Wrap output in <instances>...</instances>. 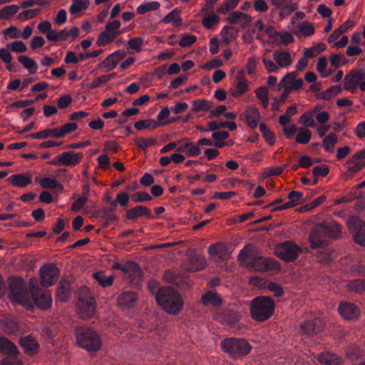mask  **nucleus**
<instances>
[{"label": "nucleus", "instance_id": "nucleus-15", "mask_svg": "<svg viewBox=\"0 0 365 365\" xmlns=\"http://www.w3.org/2000/svg\"><path fill=\"white\" fill-rule=\"evenodd\" d=\"M344 89L351 93H356L361 81L365 80V71L359 69L356 71H351L345 76Z\"/></svg>", "mask_w": 365, "mask_h": 365}, {"label": "nucleus", "instance_id": "nucleus-63", "mask_svg": "<svg viewBox=\"0 0 365 365\" xmlns=\"http://www.w3.org/2000/svg\"><path fill=\"white\" fill-rule=\"evenodd\" d=\"M151 199L152 197L146 192H138L133 195V200L135 202H143Z\"/></svg>", "mask_w": 365, "mask_h": 365}, {"label": "nucleus", "instance_id": "nucleus-42", "mask_svg": "<svg viewBox=\"0 0 365 365\" xmlns=\"http://www.w3.org/2000/svg\"><path fill=\"white\" fill-rule=\"evenodd\" d=\"M337 143V138L335 134L330 133L323 140V146L328 152H332L334 145Z\"/></svg>", "mask_w": 365, "mask_h": 365}, {"label": "nucleus", "instance_id": "nucleus-59", "mask_svg": "<svg viewBox=\"0 0 365 365\" xmlns=\"http://www.w3.org/2000/svg\"><path fill=\"white\" fill-rule=\"evenodd\" d=\"M188 145L186 154L187 156L195 157L201 153V148L199 147L198 144H195V143L192 141H188Z\"/></svg>", "mask_w": 365, "mask_h": 365}, {"label": "nucleus", "instance_id": "nucleus-22", "mask_svg": "<svg viewBox=\"0 0 365 365\" xmlns=\"http://www.w3.org/2000/svg\"><path fill=\"white\" fill-rule=\"evenodd\" d=\"M137 294L133 291H125L118 297V304L122 307H133L137 302Z\"/></svg>", "mask_w": 365, "mask_h": 365}, {"label": "nucleus", "instance_id": "nucleus-4", "mask_svg": "<svg viewBox=\"0 0 365 365\" xmlns=\"http://www.w3.org/2000/svg\"><path fill=\"white\" fill-rule=\"evenodd\" d=\"M9 297L16 304L27 307L33 308L30 294L26 284L19 277H12L9 279Z\"/></svg>", "mask_w": 365, "mask_h": 365}, {"label": "nucleus", "instance_id": "nucleus-20", "mask_svg": "<svg viewBox=\"0 0 365 365\" xmlns=\"http://www.w3.org/2000/svg\"><path fill=\"white\" fill-rule=\"evenodd\" d=\"M126 217L129 220H135L138 217L145 216L148 219H153L154 216L151 213L150 210L145 206L137 205L133 208H130L126 211Z\"/></svg>", "mask_w": 365, "mask_h": 365}, {"label": "nucleus", "instance_id": "nucleus-56", "mask_svg": "<svg viewBox=\"0 0 365 365\" xmlns=\"http://www.w3.org/2000/svg\"><path fill=\"white\" fill-rule=\"evenodd\" d=\"M197 39L195 36L186 34L182 36L179 45L181 47H188L195 43Z\"/></svg>", "mask_w": 365, "mask_h": 365}, {"label": "nucleus", "instance_id": "nucleus-35", "mask_svg": "<svg viewBox=\"0 0 365 365\" xmlns=\"http://www.w3.org/2000/svg\"><path fill=\"white\" fill-rule=\"evenodd\" d=\"M89 4L88 0H73L69 11L73 15L78 14L81 11L87 9Z\"/></svg>", "mask_w": 365, "mask_h": 365}, {"label": "nucleus", "instance_id": "nucleus-40", "mask_svg": "<svg viewBox=\"0 0 365 365\" xmlns=\"http://www.w3.org/2000/svg\"><path fill=\"white\" fill-rule=\"evenodd\" d=\"M220 21V17L211 13L210 15L205 16L202 20V24L207 29H212L215 25Z\"/></svg>", "mask_w": 365, "mask_h": 365}, {"label": "nucleus", "instance_id": "nucleus-6", "mask_svg": "<svg viewBox=\"0 0 365 365\" xmlns=\"http://www.w3.org/2000/svg\"><path fill=\"white\" fill-rule=\"evenodd\" d=\"M78 344L88 351H96L101 347L100 336L91 328L78 327L75 330Z\"/></svg>", "mask_w": 365, "mask_h": 365}, {"label": "nucleus", "instance_id": "nucleus-30", "mask_svg": "<svg viewBox=\"0 0 365 365\" xmlns=\"http://www.w3.org/2000/svg\"><path fill=\"white\" fill-rule=\"evenodd\" d=\"M273 57L280 67H287L292 63L291 56L288 52L275 51Z\"/></svg>", "mask_w": 365, "mask_h": 365}, {"label": "nucleus", "instance_id": "nucleus-54", "mask_svg": "<svg viewBox=\"0 0 365 365\" xmlns=\"http://www.w3.org/2000/svg\"><path fill=\"white\" fill-rule=\"evenodd\" d=\"M313 113L307 111L300 116L299 122L302 124L307 125L308 127L314 128L316 124L313 119Z\"/></svg>", "mask_w": 365, "mask_h": 365}, {"label": "nucleus", "instance_id": "nucleus-23", "mask_svg": "<svg viewBox=\"0 0 365 365\" xmlns=\"http://www.w3.org/2000/svg\"><path fill=\"white\" fill-rule=\"evenodd\" d=\"M61 164L64 166H73L78 164L82 158L83 154L81 153H74L73 151H66L61 153Z\"/></svg>", "mask_w": 365, "mask_h": 365}, {"label": "nucleus", "instance_id": "nucleus-61", "mask_svg": "<svg viewBox=\"0 0 365 365\" xmlns=\"http://www.w3.org/2000/svg\"><path fill=\"white\" fill-rule=\"evenodd\" d=\"M143 44V38L142 37H135L129 39L128 45L129 48L139 51Z\"/></svg>", "mask_w": 365, "mask_h": 365}, {"label": "nucleus", "instance_id": "nucleus-52", "mask_svg": "<svg viewBox=\"0 0 365 365\" xmlns=\"http://www.w3.org/2000/svg\"><path fill=\"white\" fill-rule=\"evenodd\" d=\"M120 27V22L119 21L114 20L107 23L106 25V31L110 33L112 35H114L116 38L121 33L119 31Z\"/></svg>", "mask_w": 365, "mask_h": 365}, {"label": "nucleus", "instance_id": "nucleus-58", "mask_svg": "<svg viewBox=\"0 0 365 365\" xmlns=\"http://www.w3.org/2000/svg\"><path fill=\"white\" fill-rule=\"evenodd\" d=\"M326 200V196L322 195L317 199L314 200L312 202L304 205L301 207L302 211H309L319 205H321Z\"/></svg>", "mask_w": 365, "mask_h": 365}, {"label": "nucleus", "instance_id": "nucleus-38", "mask_svg": "<svg viewBox=\"0 0 365 365\" xmlns=\"http://www.w3.org/2000/svg\"><path fill=\"white\" fill-rule=\"evenodd\" d=\"M115 37L107 31H102L99 35L96 41V45L98 46H106L115 40Z\"/></svg>", "mask_w": 365, "mask_h": 365}, {"label": "nucleus", "instance_id": "nucleus-32", "mask_svg": "<svg viewBox=\"0 0 365 365\" xmlns=\"http://www.w3.org/2000/svg\"><path fill=\"white\" fill-rule=\"evenodd\" d=\"M209 130L215 131L217 130L220 128H227L230 130L233 131L237 129V124L234 121H224V122H217L215 120H212L209 122Z\"/></svg>", "mask_w": 365, "mask_h": 365}, {"label": "nucleus", "instance_id": "nucleus-5", "mask_svg": "<svg viewBox=\"0 0 365 365\" xmlns=\"http://www.w3.org/2000/svg\"><path fill=\"white\" fill-rule=\"evenodd\" d=\"M275 309L274 300L267 296L257 297L252 299L250 310L251 317L257 322H264L270 318Z\"/></svg>", "mask_w": 365, "mask_h": 365}, {"label": "nucleus", "instance_id": "nucleus-49", "mask_svg": "<svg viewBox=\"0 0 365 365\" xmlns=\"http://www.w3.org/2000/svg\"><path fill=\"white\" fill-rule=\"evenodd\" d=\"M329 61L335 68H338L341 64L346 63L347 60L344 55L332 53L329 56Z\"/></svg>", "mask_w": 365, "mask_h": 365}, {"label": "nucleus", "instance_id": "nucleus-2", "mask_svg": "<svg viewBox=\"0 0 365 365\" xmlns=\"http://www.w3.org/2000/svg\"><path fill=\"white\" fill-rule=\"evenodd\" d=\"M237 259L242 263L255 271L264 272L279 270V264L270 258H263L257 255L254 248L244 247L237 255Z\"/></svg>", "mask_w": 365, "mask_h": 365}, {"label": "nucleus", "instance_id": "nucleus-21", "mask_svg": "<svg viewBox=\"0 0 365 365\" xmlns=\"http://www.w3.org/2000/svg\"><path fill=\"white\" fill-rule=\"evenodd\" d=\"M19 344L24 349L25 351L30 355H33L38 351L39 345L31 335L20 338Z\"/></svg>", "mask_w": 365, "mask_h": 365}, {"label": "nucleus", "instance_id": "nucleus-31", "mask_svg": "<svg viewBox=\"0 0 365 365\" xmlns=\"http://www.w3.org/2000/svg\"><path fill=\"white\" fill-rule=\"evenodd\" d=\"M212 106V102L203 98H197L192 101V110L195 113H198L200 111H207L209 110Z\"/></svg>", "mask_w": 365, "mask_h": 365}, {"label": "nucleus", "instance_id": "nucleus-64", "mask_svg": "<svg viewBox=\"0 0 365 365\" xmlns=\"http://www.w3.org/2000/svg\"><path fill=\"white\" fill-rule=\"evenodd\" d=\"M267 289L269 292H273L274 295L277 297H281L284 293L281 285L276 282H270L267 286Z\"/></svg>", "mask_w": 365, "mask_h": 365}, {"label": "nucleus", "instance_id": "nucleus-57", "mask_svg": "<svg viewBox=\"0 0 365 365\" xmlns=\"http://www.w3.org/2000/svg\"><path fill=\"white\" fill-rule=\"evenodd\" d=\"M7 47L10 48L11 51L16 53H24L27 51V47L23 41H16L11 43L7 44Z\"/></svg>", "mask_w": 365, "mask_h": 365}, {"label": "nucleus", "instance_id": "nucleus-28", "mask_svg": "<svg viewBox=\"0 0 365 365\" xmlns=\"http://www.w3.org/2000/svg\"><path fill=\"white\" fill-rule=\"evenodd\" d=\"M354 26V23L351 20H346L342 24L339 28L336 29L333 33L329 36L328 42H334L341 35L346 32L349 29L352 28Z\"/></svg>", "mask_w": 365, "mask_h": 365}, {"label": "nucleus", "instance_id": "nucleus-44", "mask_svg": "<svg viewBox=\"0 0 365 365\" xmlns=\"http://www.w3.org/2000/svg\"><path fill=\"white\" fill-rule=\"evenodd\" d=\"M312 138V132L308 128H303L296 136V142L299 144H307Z\"/></svg>", "mask_w": 365, "mask_h": 365}, {"label": "nucleus", "instance_id": "nucleus-14", "mask_svg": "<svg viewBox=\"0 0 365 365\" xmlns=\"http://www.w3.org/2000/svg\"><path fill=\"white\" fill-rule=\"evenodd\" d=\"M41 283L43 287H48L55 283L56 277L59 274V269L53 264L43 265L40 269Z\"/></svg>", "mask_w": 365, "mask_h": 365}, {"label": "nucleus", "instance_id": "nucleus-18", "mask_svg": "<svg viewBox=\"0 0 365 365\" xmlns=\"http://www.w3.org/2000/svg\"><path fill=\"white\" fill-rule=\"evenodd\" d=\"M208 253L216 262L226 260L229 257L227 246L223 243H215L210 245Z\"/></svg>", "mask_w": 365, "mask_h": 365}, {"label": "nucleus", "instance_id": "nucleus-11", "mask_svg": "<svg viewBox=\"0 0 365 365\" xmlns=\"http://www.w3.org/2000/svg\"><path fill=\"white\" fill-rule=\"evenodd\" d=\"M31 299L35 305L42 310L48 309L52 304L51 293L48 290L42 289L39 287H32L31 288Z\"/></svg>", "mask_w": 365, "mask_h": 365}, {"label": "nucleus", "instance_id": "nucleus-12", "mask_svg": "<svg viewBox=\"0 0 365 365\" xmlns=\"http://www.w3.org/2000/svg\"><path fill=\"white\" fill-rule=\"evenodd\" d=\"M349 231L354 235L356 243L365 247V222L357 216H351L347 220Z\"/></svg>", "mask_w": 365, "mask_h": 365}, {"label": "nucleus", "instance_id": "nucleus-50", "mask_svg": "<svg viewBox=\"0 0 365 365\" xmlns=\"http://www.w3.org/2000/svg\"><path fill=\"white\" fill-rule=\"evenodd\" d=\"M351 291L361 293L365 292V279H356L349 282L348 285Z\"/></svg>", "mask_w": 365, "mask_h": 365}, {"label": "nucleus", "instance_id": "nucleus-37", "mask_svg": "<svg viewBox=\"0 0 365 365\" xmlns=\"http://www.w3.org/2000/svg\"><path fill=\"white\" fill-rule=\"evenodd\" d=\"M160 6V4L158 1H151L140 4L137 7L136 11L138 14L143 15L147 12L158 10Z\"/></svg>", "mask_w": 365, "mask_h": 365}, {"label": "nucleus", "instance_id": "nucleus-24", "mask_svg": "<svg viewBox=\"0 0 365 365\" xmlns=\"http://www.w3.org/2000/svg\"><path fill=\"white\" fill-rule=\"evenodd\" d=\"M71 292L70 282L66 279H63L56 289V296L61 302H66L71 297Z\"/></svg>", "mask_w": 365, "mask_h": 365}, {"label": "nucleus", "instance_id": "nucleus-29", "mask_svg": "<svg viewBox=\"0 0 365 365\" xmlns=\"http://www.w3.org/2000/svg\"><path fill=\"white\" fill-rule=\"evenodd\" d=\"M7 180L19 187H25L31 182V178L26 174L13 175L7 178Z\"/></svg>", "mask_w": 365, "mask_h": 365}, {"label": "nucleus", "instance_id": "nucleus-53", "mask_svg": "<svg viewBox=\"0 0 365 365\" xmlns=\"http://www.w3.org/2000/svg\"><path fill=\"white\" fill-rule=\"evenodd\" d=\"M297 73L296 71L288 73L284 76L278 85V89L280 90L285 87H289L294 78H296Z\"/></svg>", "mask_w": 365, "mask_h": 365}, {"label": "nucleus", "instance_id": "nucleus-13", "mask_svg": "<svg viewBox=\"0 0 365 365\" xmlns=\"http://www.w3.org/2000/svg\"><path fill=\"white\" fill-rule=\"evenodd\" d=\"M324 329V322L321 319L314 318L304 321L301 324L299 332L302 336L312 337L319 334Z\"/></svg>", "mask_w": 365, "mask_h": 365}, {"label": "nucleus", "instance_id": "nucleus-34", "mask_svg": "<svg viewBox=\"0 0 365 365\" xmlns=\"http://www.w3.org/2000/svg\"><path fill=\"white\" fill-rule=\"evenodd\" d=\"M18 61L23 65V66L29 71L31 74L37 72V64L35 61L26 56H19Z\"/></svg>", "mask_w": 365, "mask_h": 365}, {"label": "nucleus", "instance_id": "nucleus-16", "mask_svg": "<svg viewBox=\"0 0 365 365\" xmlns=\"http://www.w3.org/2000/svg\"><path fill=\"white\" fill-rule=\"evenodd\" d=\"M113 268L130 274L133 279L137 281L141 278L142 270L139 265L134 262L128 261L125 264L115 262L113 264Z\"/></svg>", "mask_w": 365, "mask_h": 365}, {"label": "nucleus", "instance_id": "nucleus-36", "mask_svg": "<svg viewBox=\"0 0 365 365\" xmlns=\"http://www.w3.org/2000/svg\"><path fill=\"white\" fill-rule=\"evenodd\" d=\"M93 277L103 287H109L113 282V277L112 275H106L101 272L94 273Z\"/></svg>", "mask_w": 365, "mask_h": 365}, {"label": "nucleus", "instance_id": "nucleus-45", "mask_svg": "<svg viewBox=\"0 0 365 365\" xmlns=\"http://www.w3.org/2000/svg\"><path fill=\"white\" fill-rule=\"evenodd\" d=\"M158 125H159L158 123H156L153 119L139 120V121L135 122L134 124L135 128L138 130H141L143 129L148 128L151 126L154 129V128H157Z\"/></svg>", "mask_w": 365, "mask_h": 365}, {"label": "nucleus", "instance_id": "nucleus-55", "mask_svg": "<svg viewBox=\"0 0 365 365\" xmlns=\"http://www.w3.org/2000/svg\"><path fill=\"white\" fill-rule=\"evenodd\" d=\"M19 10V6L17 5L6 6L1 9V13L4 19H9L11 16L16 14Z\"/></svg>", "mask_w": 365, "mask_h": 365}, {"label": "nucleus", "instance_id": "nucleus-19", "mask_svg": "<svg viewBox=\"0 0 365 365\" xmlns=\"http://www.w3.org/2000/svg\"><path fill=\"white\" fill-rule=\"evenodd\" d=\"M217 319L224 325L235 327L238 326L240 315L233 310L225 309L217 315Z\"/></svg>", "mask_w": 365, "mask_h": 365}, {"label": "nucleus", "instance_id": "nucleus-9", "mask_svg": "<svg viewBox=\"0 0 365 365\" xmlns=\"http://www.w3.org/2000/svg\"><path fill=\"white\" fill-rule=\"evenodd\" d=\"M0 352L7 355L0 361L1 365H23L19 359V351L17 346L4 336L0 337Z\"/></svg>", "mask_w": 365, "mask_h": 365}, {"label": "nucleus", "instance_id": "nucleus-1", "mask_svg": "<svg viewBox=\"0 0 365 365\" xmlns=\"http://www.w3.org/2000/svg\"><path fill=\"white\" fill-rule=\"evenodd\" d=\"M155 282H149L148 289L155 296L157 303L162 307L164 311L170 314H178L183 307V300L179 292L170 287L158 288L156 291L152 288Z\"/></svg>", "mask_w": 365, "mask_h": 365}, {"label": "nucleus", "instance_id": "nucleus-10", "mask_svg": "<svg viewBox=\"0 0 365 365\" xmlns=\"http://www.w3.org/2000/svg\"><path fill=\"white\" fill-rule=\"evenodd\" d=\"M274 252L283 261L291 262L298 258L302 248L292 241H284L276 246Z\"/></svg>", "mask_w": 365, "mask_h": 365}, {"label": "nucleus", "instance_id": "nucleus-33", "mask_svg": "<svg viewBox=\"0 0 365 365\" xmlns=\"http://www.w3.org/2000/svg\"><path fill=\"white\" fill-rule=\"evenodd\" d=\"M34 139H46L49 137L58 138L57 128H47L38 133H31L29 135Z\"/></svg>", "mask_w": 365, "mask_h": 365}, {"label": "nucleus", "instance_id": "nucleus-43", "mask_svg": "<svg viewBox=\"0 0 365 365\" xmlns=\"http://www.w3.org/2000/svg\"><path fill=\"white\" fill-rule=\"evenodd\" d=\"M235 86L237 90L233 91L232 93L234 97H238L245 93L248 90V85L246 81L242 78H238Z\"/></svg>", "mask_w": 365, "mask_h": 365}, {"label": "nucleus", "instance_id": "nucleus-17", "mask_svg": "<svg viewBox=\"0 0 365 365\" xmlns=\"http://www.w3.org/2000/svg\"><path fill=\"white\" fill-rule=\"evenodd\" d=\"M338 311L340 315L346 320L357 319L360 315L359 308L353 303L341 302Z\"/></svg>", "mask_w": 365, "mask_h": 365}, {"label": "nucleus", "instance_id": "nucleus-41", "mask_svg": "<svg viewBox=\"0 0 365 365\" xmlns=\"http://www.w3.org/2000/svg\"><path fill=\"white\" fill-rule=\"evenodd\" d=\"M240 0H227L224 1L217 9V11L220 14H226L230 10L235 9Z\"/></svg>", "mask_w": 365, "mask_h": 365}, {"label": "nucleus", "instance_id": "nucleus-26", "mask_svg": "<svg viewBox=\"0 0 365 365\" xmlns=\"http://www.w3.org/2000/svg\"><path fill=\"white\" fill-rule=\"evenodd\" d=\"M317 359L324 365H343L342 359L334 354L322 353L317 355Z\"/></svg>", "mask_w": 365, "mask_h": 365}, {"label": "nucleus", "instance_id": "nucleus-7", "mask_svg": "<svg viewBox=\"0 0 365 365\" xmlns=\"http://www.w3.org/2000/svg\"><path fill=\"white\" fill-rule=\"evenodd\" d=\"M221 349L232 358L237 359L248 355L252 346L249 342L241 338H226L220 343Z\"/></svg>", "mask_w": 365, "mask_h": 365}, {"label": "nucleus", "instance_id": "nucleus-46", "mask_svg": "<svg viewBox=\"0 0 365 365\" xmlns=\"http://www.w3.org/2000/svg\"><path fill=\"white\" fill-rule=\"evenodd\" d=\"M363 355L362 350L356 345H351L346 350V356L350 359H359Z\"/></svg>", "mask_w": 365, "mask_h": 365}, {"label": "nucleus", "instance_id": "nucleus-39", "mask_svg": "<svg viewBox=\"0 0 365 365\" xmlns=\"http://www.w3.org/2000/svg\"><path fill=\"white\" fill-rule=\"evenodd\" d=\"M78 126L76 123H67L63 125L61 127H58L57 131L58 135V138H62L66 136L67 134H69L77 129Z\"/></svg>", "mask_w": 365, "mask_h": 365}, {"label": "nucleus", "instance_id": "nucleus-27", "mask_svg": "<svg viewBox=\"0 0 365 365\" xmlns=\"http://www.w3.org/2000/svg\"><path fill=\"white\" fill-rule=\"evenodd\" d=\"M201 299L204 305L211 304L214 307H219L222 303V299L220 296L217 293L212 291L206 292L202 296Z\"/></svg>", "mask_w": 365, "mask_h": 365}, {"label": "nucleus", "instance_id": "nucleus-3", "mask_svg": "<svg viewBox=\"0 0 365 365\" xmlns=\"http://www.w3.org/2000/svg\"><path fill=\"white\" fill-rule=\"evenodd\" d=\"M340 233V228L337 224H319L313 227L309 233V239L312 248L317 249L325 246L330 237L336 238Z\"/></svg>", "mask_w": 365, "mask_h": 365}, {"label": "nucleus", "instance_id": "nucleus-48", "mask_svg": "<svg viewBox=\"0 0 365 365\" xmlns=\"http://www.w3.org/2000/svg\"><path fill=\"white\" fill-rule=\"evenodd\" d=\"M298 29L304 36H311L314 33L312 24L307 21L300 22L298 24Z\"/></svg>", "mask_w": 365, "mask_h": 365}, {"label": "nucleus", "instance_id": "nucleus-51", "mask_svg": "<svg viewBox=\"0 0 365 365\" xmlns=\"http://www.w3.org/2000/svg\"><path fill=\"white\" fill-rule=\"evenodd\" d=\"M118 61L111 54L108 56L100 64L101 68H106L107 71L113 70L118 65Z\"/></svg>", "mask_w": 365, "mask_h": 365}, {"label": "nucleus", "instance_id": "nucleus-8", "mask_svg": "<svg viewBox=\"0 0 365 365\" xmlns=\"http://www.w3.org/2000/svg\"><path fill=\"white\" fill-rule=\"evenodd\" d=\"M77 307L81 317L83 319L93 317L96 312L95 299L90 295L89 289L86 287H81L78 293Z\"/></svg>", "mask_w": 365, "mask_h": 365}, {"label": "nucleus", "instance_id": "nucleus-25", "mask_svg": "<svg viewBox=\"0 0 365 365\" xmlns=\"http://www.w3.org/2000/svg\"><path fill=\"white\" fill-rule=\"evenodd\" d=\"M260 117V113L256 107L250 106L247 109L245 119L250 128L254 129L257 128Z\"/></svg>", "mask_w": 365, "mask_h": 365}, {"label": "nucleus", "instance_id": "nucleus-47", "mask_svg": "<svg viewBox=\"0 0 365 365\" xmlns=\"http://www.w3.org/2000/svg\"><path fill=\"white\" fill-rule=\"evenodd\" d=\"M40 185L43 188L46 189H52L61 187L63 188V186L60 185L56 179H52L49 178H43L39 180Z\"/></svg>", "mask_w": 365, "mask_h": 365}, {"label": "nucleus", "instance_id": "nucleus-60", "mask_svg": "<svg viewBox=\"0 0 365 365\" xmlns=\"http://www.w3.org/2000/svg\"><path fill=\"white\" fill-rule=\"evenodd\" d=\"M329 168L327 165H322L320 166H316L312 170V173L314 178L325 177L328 175Z\"/></svg>", "mask_w": 365, "mask_h": 365}, {"label": "nucleus", "instance_id": "nucleus-62", "mask_svg": "<svg viewBox=\"0 0 365 365\" xmlns=\"http://www.w3.org/2000/svg\"><path fill=\"white\" fill-rule=\"evenodd\" d=\"M242 16L247 17V14L240 11H234L226 19V21L230 24H236Z\"/></svg>", "mask_w": 365, "mask_h": 365}]
</instances>
